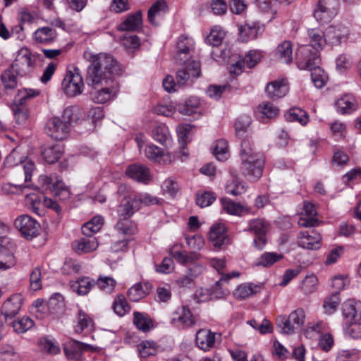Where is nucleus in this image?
<instances>
[{
    "label": "nucleus",
    "mask_w": 361,
    "mask_h": 361,
    "mask_svg": "<svg viewBox=\"0 0 361 361\" xmlns=\"http://www.w3.org/2000/svg\"><path fill=\"white\" fill-rule=\"evenodd\" d=\"M90 64L87 67L85 82L93 88L102 87L96 91L92 99L94 102L104 104L111 99L113 90L109 83L112 82L111 75L117 73V61L109 54H92L88 59Z\"/></svg>",
    "instance_id": "obj_1"
},
{
    "label": "nucleus",
    "mask_w": 361,
    "mask_h": 361,
    "mask_svg": "<svg viewBox=\"0 0 361 361\" xmlns=\"http://www.w3.org/2000/svg\"><path fill=\"white\" fill-rule=\"evenodd\" d=\"M240 157L241 159L240 171L250 179L256 180L263 172L264 159L263 156L255 152L249 139H243L240 144Z\"/></svg>",
    "instance_id": "obj_2"
},
{
    "label": "nucleus",
    "mask_w": 361,
    "mask_h": 361,
    "mask_svg": "<svg viewBox=\"0 0 361 361\" xmlns=\"http://www.w3.org/2000/svg\"><path fill=\"white\" fill-rule=\"evenodd\" d=\"M320 59L317 53L312 54L308 59H297V65L300 70H310L311 71V78L314 86L317 88L323 87L327 80L328 75L318 65Z\"/></svg>",
    "instance_id": "obj_3"
},
{
    "label": "nucleus",
    "mask_w": 361,
    "mask_h": 361,
    "mask_svg": "<svg viewBox=\"0 0 361 361\" xmlns=\"http://www.w3.org/2000/svg\"><path fill=\"white\" fill-rule=\"evenodd\" d=\"M308 36L310 38V44L300 47L297 52V59H299V58L308 59L314 53L319 55L318 52L322 50L326 44V35L319 29L309 30Z\"/></svg>",
    "instance_id": "obj_4"
},
{
    "label": "nucleus",
    "mask_w": 361,
    "mask_h": 361,
    "mask_svg": "<svg viewBox=\"0 0 361 361\" xmlns=\"http://www.w3.org/2000/svg\"><path fill=\"white\" fill-rule=\"evenodd\" d=\"M63 92L68 97H75L80 94L84 88L83 78L78 68L73 71H68L61 83Z\"/></svg>",
    "instance_id": "obj_5"
},
{
    "label": "nucleus",
    "mask_w": 361,
    "mask_h": 361,
    "mask_svg": "<svg viewBox=\"0 0 361 361\" xmlns=\"http://www.w3.org/2000/svg\"><path fill=\"white\" fill-rule=\"evenodd\" d=\"M338 0H319L314 12L315 19L320 23H326L337 14Z\"/></svg>",
    "instance_id": "obj_6"
},
{
    "label": "nucleus",
    "mask_w": 361,
    "mask_h": 361,
    "mask_svg": "<svg viewBox=\"0 0 361 361\" xmlns=\"http://www.w3.org/2000/svg\"><path fill=\"white\" fill-rule=\"evenodd\" d=\"M45 132L53 139L61 140L68 136L70 127L61 118L53 117L47 123Z\"/></svg>",
    "instance_id": "obj_7"
},
{
    "label": "nucleus",
    "mask_w": 361,
    "mask_h": 361,
    "mask_svg": "<svg viewBox=\"0 0 361 361\" xmlns=\"http://www.w3.org/2000/svg\"><path fill=\"white\" fill-rule=\"evenodd\" d=\"M19 164L22 166L25 173V181L31 180L32 172L35 169V163L30 159L25 157L23 159L18 152L13 149L6 158L5 165L8 167L17 166Z\"/></svg>",
    "instance_id": "obj_8"
},
{
    "label": "nucleus",
    "mask_w": 361,
    "mask_h": 361,
    "mask_svg": "<svg viewBox=\"0 0 361 361\" xmlns=\"http://www.w3.org/2000/svg\"><path fill=\"white\" fill-rule=\"evenodd\" d=\"M268 230V224L262 219H252L249 222V227L246 230L254 233L256 237L253 240L254 246L258 250H262L266 244V233Z\"/></svg>",
    "instance_id": "obj_9"
},
{
    "label": "nucleus",
    "mask_w": 361,
    "mask_h": 361,
    "mask_svg": "<svg viewBox=\"0 0 361 361\" xmlns=\"http://www.w3.org/2000/svg\"><path fill=\"white\" fill-rule=\"evenodd\" d=\"M15 226L26 238L36 236L40 228L39 224L27 214L18 216L15 220Z\"/></svg>",
    "instance_id": "obj_10"
},
{
    "label": "nucleus",
    "mask_w": 361,
    "mask_h": 361,
    "mask_svg": "<svg viewBox=\"0 0 361 361\" xmlns=\"http://www.w3.org/2000/svg\"><path fill=\"white\" fill-rule=\"evenodd\" d=\"M341 313L344 324L361 321V302L348 300L341 305Z\"/></svg>",
    "instance_id": "obj_11"
},
{
    "label": "nucleus",
    "mask_w": 361,
    "mask_h": 361,
    "mask_svg": "<svg viewBox=\"0 0 361 361\" xmlns=\"http://www.w3.org/2000/svg\"><path fill=\"white\" fill-rule=\"evenodd\" d=\"M262 54L259 51L251 50L248 51L243 59H240L230 67V73L238 75L243 71V68H253L261 59Z\"/></svg>",
    "instance_id": "obj_12"
},
{
    "label": "nucleus",
    "mask_w": 361,
    "mask_h": 361,
    "mask_svg": "<svg viewBox=\"0 0 361 361\" xmlns=\"http://www.w3.org/2000/svg\"><path fill=\"white\" fill-rule=\"evenodd\" d=\"M226 226L221 223L215 224L210 228L209 239L216 249H223L230 243V239L226 234Z\"/></svg>",
    "instance_id": "obj_13"
},
{
    "label": "nucleus",
    "mask_w": 361,
    "mask_h": 361,
    "mask_svg": "<svg viewBox=\"0 0 361 361\" xmlns=\"http://www.w3.org/2000/svg\"><path fill=\"white\" fill-rule=\"evenodd\" d=\"M39 183L44 190H49L55 197H59L61 200H66L69 197V191L63 187V183L58 181L56 183L53 182L51 177L42 175L39 176Z\"/></svg>",
    "instance_id": "obj_14"
},
{
    "label": "nucleus",
    "mask_w": 361,
    "mask_h": 361,
    "mask_svg": "<svg viewBox=\"0 0 361 361\" xmlns=\"http://www.w3.org/2000/svg\"><path fill=\"white\" fill-rule=\"evenodd\" d=\"M195 319L190 310L185 306H183L180 310L176 311L173 314L171 324L179 329H185L195 324Z\"/></svg>",
    "instance_id": "obj_15"
},
{
    "label": "nucleus",
    "mask_w": 361,
    "mask_h": 361,
    "mask_svg": "<svg viewBox=\"0 0 361 361\" xmlns=\"http://www.w3.org/2000/svg\"><path fill=\"white\" fill-rule=\"evenodd\" d=\"M92 349V346L76 340H69L63 345L66 357L70 360L79 361L81 360L82 352Z\"/></svg>",
    "instance_id": "obj_16"
},
{
    "label": "nucleus",
    "mask_w": 361,
    "mask_h": 361,
    "mask_svg": "<svg viewBox=\"0 0 361 361\" xmlns=\"http://www.w3.org/2000/svg\"><path fill=\"white\" fill-rule=\"evenodd\" d=\"M322 237L314 230L301 231L298 236V245L307 250H317L321 246Z\"/></svg>",
    "instance_id": "obj_17"
},
{
    "label": "nucleus",
    "mask_w": 361,
    "mask_h": 361,
    "mask_svg": "<svg viewBox=\"0 0 361 361\" xmlns=\"http://www.w3.org/2000/svg\"><path fill=\"white\" fill-rule=\"evenodd\" d=\"M301 214L298 222L301 227H314L319 225V220L316 218L317 212L313 204L305 202Z\"/></svg>",
    "instance_id": "obj_18"
},
{
    "label": "nucleus",
    "mask_w": 361,
    "mask_h": 361,
    "mask_svg": "<svg viewBox=\"0 0 361 361\" xmlns=\"http://www.w3.org/2000/svg\"><path fill=\"white\" fill-rule=\"evenodd\" d=\"M126 174L133 180L144 184H147L152 178L149 169L139 164L130 165L126 171Z\"/></svg>",
    "instance_id": "obj_19"
},
{
    "label": "nucleus",
    "mask_w": 361,
    "mask_h": 361,
    "mask_svg": "<svg viewBox=\"0 0 361 361\" xmlns=\"http://www.w3.org/2000/svg\"><path fill=\"white\" fill-rule=\"evenodd\" d=\"M209 264L221 276L216 282L215 289L220 287L222 283H228L233 277H238L240 276V273L237 271H233L230 274H224V271L226 265L224 258H211L209 259Z\"/></svg>",
    "instance_id": "obj_20"
},
{
    "label": "nucleus",
    "mask_w": 361,
    "mask_h": 361,
    "mask_svg": "<svg viewBox=\"0 0 361 361\" xmlns=\"http://www.w3.org/2000/svg\"><path fill=\"white\" fill-rule=\"evenodd\" d=\"M84 236L72 243L73 250L78 254L92 252L98 247L97 238L92 235H83Z\"/></svg>",
    "instance_id": "obj_21"
},
{
    "label": "nucleus",
    "mask_w": 361,
    "mask_h": 361,
    "mask_svg": "<svg viewBox=\"0 0 361 361\" xmlns=\"http://www.w3.org/2000/svg\"><path fill=\"white\" fill-rule=\"evenodd\" d=\"M349 35L348 28L345 26L331 25L329 26L326 32V42L333 45H337L345 41Z\"/></svg>",
    "instance_id": "obj_22"
},
{
    "label": "nucleus",
    "mask_w": 361,
    "mask_h": 361,
    "mask_svg": "<svg viewBox=\"0 0 361 361\" xmlns=\"http://www.w3.org/2000/svg\"><path fill=\"white\" fill-rule=\"evenodd\" d=\"M179 112L183 115L192 116L195 118H199L202 114V108L199 98L192 97L185 103L178 106Z\"/></svg>",
    "instance_id": "obj_23"
},
{
    "label": "nucleus",
    "mask_w": 361,
    "mask_h": 361,
    "mask_svg": "<svg viewBox=\"0 0 361 361\" xmlns=\"http://www.w3.org/2000/svg\"><path fill=\"white\" fill-rule=\"evenodd\" d=\"M194 49V43L192 39L180 36L177 42L176 60L180 63H185Z\"/></svg>",
    "instance_id": "obj_24"
},
{
    "label": "nucleus",
    "mask_w": 361,
    "mask_h": 361,
    "mask_svg": "<svg viewBox=\"0 0 361 361\" xmlns=\"http://www.w3.org/2000/svg\"><path fill=\"white\" fill-rule=\"evenodd\" d=\"M22 305V297L16 294L7 299L1 307V313L8 319L14 317L20 310Z\"/></svg>",
    "instance_id": "obj_25"
},
{
    "label": "nucleus",
    "mask_w": 361,
    "mask_h": 361,
    "mask_svg": "<svg viewBox=\"0 0 361 361\" xmlns=\"http://www.w3.org/2000/svg\"><path fill=\"white\" fill-rule=\"evenodd\" d=\"M19 76H25L33 70V63L30 54L19 55L11 65Z\"/></svg>",
    "instance_id": "obj_26"
},
{
    "label": "nucleus",
    "mask_w": 361,
    "mask_h": 361,
    "mask_svg": "<svg viewBox=\"0 0 361 361\" xmlns=\"http://www.w3.org/2000/svg\"><path fill=\"white\" fill-rule=\"evenodd\" d=\"M57 37L56 31L49 27H42L38 28L33 33L32 39L37 44H50Z\"/></svg>",
    "instance_id": "obj_27"
},
{
    "label": "nucleus",
    "mask_w": 361,
    "mask_h": 361,
    "mask_svg": "<svg viewBox=\"0 0 361 361\" xmlns=\"http://www.w3.org/2000/svg\"><path fill=\"white\" fill-rule=\"evenodd\" d=\"M265 91L270 99H278L288 93V87L285 80H275L268 83Z\"/></svg>",
    "instance_id": "obj_28"
},
{
    "label": "nucleus",
    "mask_w": 361,
    "mask_h": 361,
    "mask_svg": "<svg viewBox=\"0 0 361 361\" xmlns=\"http://www.w3.org/2000/svg\"><path fill=\"white\" fill-rule=\"evenodd\" d=\"M197 346L204 350H209L215 343V334L207 329H200L196 334Z\"/></svg>",
    "instance_id": "obj_29"
},
{
    "label": "nucleus",
    "mask_w": 361,
    "mask_h": 361,
    "mask_svg": "<svg viewBox=\"0 0 361 361\" xmlns=\"http://www.w3.org/2000/svg\"><path fill=\"white\" fill-rule=\"evenodd\" d=\"M140 209L136 195L129 196L118 207L119 217H131Z\"/></svg>",
    "instance_id": "obj_30"
},
{
    "label": "nucleus",
    "mask_w": 361,
    "mask_h": 361,
    "mask_svg": "<svg viewBox=\"0 0 361 361\" xmlns=\"http://www.w3.org/2000/svg\"><path fill=\"white\" fill-rule=\"evenodd\" d=\"M142 19L141 11L129 15L118 26L120 31H136L142 26Z\"/></svg>",
    "instance_id": "obj_31"
},
{
    "label": "nucleus",
    "mask_w": 361,
    "mask_h": 361,
    "mask_svg": "<svg viewBox=\"0 0 361 361\" xmlns=\"http://www.w3.org/2000/svg\"><path fill=\"white\" fill-rule=\"evenodd\" d=\"M151 288L152 286L148 283H135L128 290V297L131 301L137 302L147 296L150 292Z\"/></svg>",
    "instance_id": "obj_32"
},
{
    "label": "nucleus",
    "mask_w": 361,
    "mask_h": 361,
    "mask_svg": "<svg viewBox=\"0 0 361 361\" xmlns=\"http://www.w3.org/2000/svg\"><path fill=\"white\" fill-rule=\"evenodd\" d=\"M259 28V23L256 22L245 23L240 25L238 31L241 39L244 42H247L256 39Z\"/></svg>",
    "instance_id": "obj_33"
},
{
    "label": "nucleus",
    "mask_w": 361,
    "mask_h": 361,
    "mask_svg": "<svg viewBox=\"0 0 361 361\" xmlns=\"http://www.w3.org/2000/svg\"><path fill=\"white\" fill-rule=\"evenodd\" d=\"M276 56L281 62L290 64L293 61V47L290 41H284L278 45Z\"/></svg>",
    "instance_id": "obj_34"
},
{
    "label": "nucleus",
    "mask_w": 361,
    "mask_h": 361,
    "mask_svg": "<svg viewBox=\"0 0 361 361\" xmlns=\"http://www.w3.org/2000/svg\"><path fill=\"white\" fill-rule=\"evenodd\" d=\"M286 121L298 122L305 126L309 122V116L305 111L298 107H293L285 114Z\"/></svg>",
    "instance_id": "obj_35"
},
{
    "label": "nucleus",
    "mask_w": 361,
    "mask_h": 361,
    "mask_svg": "<svg viewBox=\"0 0 361 361\" xmlns=\"http://www.w3.org/2000/svg\"><path fill=\"white\" fill-rule=\"evenodd\" d=\"M335 105L338 112L342 114H350L355 109L356 102L353 95L347 94L339 99Z\"/></svg>",
    "instance_id": "obj_36"
},
{
    "label": "nucleus",
    "mask_w": 361,
    "mask_h": 361,
    "mask_svg": "<svg viewBox=\"0 0 361 361\" xmlns=\"http://www.w3.org/2000/svg\"><path fill=\"white\" fill-rule=\"evenodd\" d=\"M63 153V147L59 144H56L50 147H46L42 152V154L44 159L48 164H54L56 162L61 158Z\"/></svg>",
    "instance_id": "obj_37"
},
{
    "label": "nucleus",
    "mask_w": 361,
    "mask_h": 361,
    "mask_svg": "<svg viewBox=\"0 0 361 361\" xmlns=\"http://www.w3.org/2000/svg\"><path fill=\"white\" fill-rule=\"evenodd\" d=\"M16 262L10 248L1 245L0 252V270H6L15 266Z\"/></svg>",
    "instance_id": "obj_38"
},
{
    "label": "nucleus",
    "mask_w": 361,
    "mask_h": 361,
    "mask_svg": "<svg viewBox=\"0 0 361 361\" xmlns=\"http://www.w3.org/2000/svg\"><path fill=\"white\" fill-rule=\"evenodd\" d=\"M40 91L37 89L23 88L18 91L14 99V103L25 106V104L30 99L37 97Z\"/></svg>",
    "instance_id": "obj_39"
},
{
    "label": "nucleus",
    "mask_w": 361,
    "mask_h": 361,
    "mask_svg": "<svg viewBox=\"0 0 361 361\" xmlns=\"http://www.w3.org/2000/svg\"><path fill=\"white\" fill-rule=\"evenodd\" d=\"M104 224V219L101 216H95L90 221L83 224L82 233L83 235H92L99 231Z\"/></svg>",
    "instance_id": "obj_40"
},
{
    "label": "nucleus",
    "mask_w": 361,
    "mask_h": 361,
    "mask_svg": "<svg viewBox=\"0 0 361 361\" xmlns=\"http://www.w3.org/2000/svg\"><path fill=\"white\" fill-rule=\"evenodd\" d=\"M130 217H120L115 228L119 233L124 235H133L137 230L136 224L133 222Z\"/></svg>",
    "instance_id": "obj_41"
},
{
    "label": "nucleus",
    "mask_w": 361,
    "mask_h": 361,
    "mask_svg": "<svg viewBox=\"0 0 361 361\" xmlns=\"http://www.w3.org/2000/svg\"><path fill=\"white\" fill-rule=\"evenodd\" d=\"M133 315V323L139 330L147 332L151 329L153 322L147 314L135 312Z\"/></svg>",
    "instance_id": "obj_42"
},
{
    "label": "nucleus",
    "mask_w": 361,
    "mask_h": 361,
    "mask_svg": "<svg viewBox=\"0 0 361 361\" xmlns=\"http://www.w3.org/2000/svg\"><path fill=\"white\" fill-rule=\"evenodd\" d=\"M78 323L75 326V331L78 334L82 333L83 331H90L93 326V321L91 317L85 312L80 310L78 312Z\"/></svg>",
    "instance_id": "obj_43"
},
{
    "label": "nucleus",
    "mask_w": 361,
    "mask_h": 361,
    "mask_svg": "<svg viewBox=\"0 0 361 361\" xmlns=\"http://www.w3.org/2000/svg\"><path fill=\"white\" fill-rule=\"evenodd\" d=\"M18 74L10 66L1 75V82L6 89L13 90L18 83Z\"/></svg>",
    "instance_id": "obj_44"
},
{
    "label": "nucleus",
    "mask_w": 361,
    "mask_h": 361,
    "mask_svg": "<svg viewBox=\"0 0 361 361\" xmlns=\"http://www.w3.org/2000/svg\"><path fill=\"white\" fill-rule=\"evenodd\" d=\"M37 308L47 306L53 312L63 307V296L59 293L54 294L47 303L43 301L36 300L35 302Z\"/></svg>",
    "instance_id": "obj_45"
},
{
    "label": "nucleus",
    "mask_w": 361,
    "mask_h": 361,
    "mask_svg": "<svg viewBox=\"0 0 361 361\" xmlns=\"http://www.w3.org/2000/svg\"><path fill=\"white\" fill-rule=\"evenodd\" d=\"M92 286V282L89 277H82L78 279L71 285L73 291L80 295H85L90 292Z\"/></svg>",
    "instance_id": "obj_46"
},
{
    "label": "nucleus",
    "mask_w": 361,
    "mask_h": 361,
    "mask_svg": "<svg viewBox=\"0 0 361 361\" xmlns=\"http://www.w3.org/2000/svg\"><path fill=\"white\" fill-rule=\"evenodd\" d=\"M283 258V255L276 252H266L255 262L256 266L269 267Z\"/></svg>",
    "instance_id": "obj_47"
},
{
    "label": "nucleus",
    "mask_w": 361,
    "mask_h": 361,
    "mask_svg": "<svg viewBox=\"0 0 361 361\" xmlns=\"http://www.w3.org/2000/svg\"><path fill=\"white\" fill-rule=\"evenodd\" d=\"M259 287L252 284H241L234 291V295L240 300L245 299L258 292Z\"/></svg>",
    "instance_id": "obj_48"
},
{
    "label": "nucleus",
    "mask_w": 361,
    "mask_h": 361,
    "mask_svg": "<svg viewBox=\"0 0 361 361\" xmlns=\"http://www.w3.org/2000/svg\"><path fill=\"white\" fill-rule=\"evenodd\" d=\"M80 118V109L75 106L66 108L62 114V120L69 126L73 123H77Z\"/></svg>",
    "instance_id": "obj_49"
},
{
    "label": "nucleus",
    "mask_w": 361,
    "mask_h": 361,
    "mask_svg": "<svg viewBox=\"0 0 361 361\" xmlns=\"http://www.w3.org/2000/svg\"><path fill=\"white\" fill-rule=\"evenodd\" d=\"M221 202L223 209L229 214L240 216L245 210L240 203L235 202L228 198H222Z\"/></svg>",
    "instance_id": "obj_50"
},
{
    "label": "nucleus",
    "mask_w": 361,
    "mask_h": 361,
    "mask_svg": "<svg viewBox=\"0 0 361 361\" xmlns=\"http://www.w3.org/2000/svg\"><path fill=\"white\" fill-rule=\"evenodd\" d=\"M341 299L338 293H333L331 295L325 298L323 303L324 312L328 314H332L336 312Z\"/></svg>",
    "instance_id": "obj_51"
},
{
    "label": "nucleus",
    "mask_w": 361,
    "mask_h": 361,
    "mask_svg": "<svg viewBox=\"0 0 361 361\" xmlns=\"http://www.w3.org/2000/svg\"><path fill=\"white\" fill-rule=\"evenodd\" d=\"M152 137L154 140L161 145H166L170 141V134L165 126H157L152 130Z\"/></svg>",
    "instance_id": "obj_52"
},
{
    "label": "nucleus",
    "mask_w": 361,
    "mask_h": 361,
    "mask_svg": "<svg viewBox=\"0 0 361 361\" xmlns=\"http://www.w3.org/2000/svg\"><path fill=\"white\" fill-rule=\"evenodd\" d=\"M38 345L41 351L49 355H56L60 352L59 347L53 341L47 337L39 338Z\"/></svg>",
    "instance_id": "obj_53"
},
{
    "label": "nucleus",
    "mask_w": 361,
    "mask_h": 361,
    "mask_svg": "<svg viewBox=\"0 0 361 361\" xmlns=\"http://www.w3.org/2000/svg\"><path fill=\"white\" fill-rule=\"evenodd\" d=\"M225 34L220 28L215 27L211 30L210 33L205 38L207 44L213 47H218L221 44Z\"/></svg>",
    "instance_id": "obj_54"
},
{
    "label": "nucleus",
    "mask_w": 361,
    "mask_h": 361,
    "mask_svg": "<svg viewBox=\"0 0 361 361\" xmlns=\"http://www.w3.org/2000/svg\"><path fill=\"white\" fill-rule=\"evenodd\" d=\"M325 324L322 322L317 323H310L304 330V334L307 338L315 339L320 336L324 330Z\"/></svg>",
    "instance_id": "obj_55"
},
{
    "label": "nucleus",
    "mask_w": 361,
    "mask_h": 361,
    "mask_svg": "<svg viewBox=\"0 0 361 361\" xmlns=\"http://www.w3.org/2000/svg\"><path fill=\"white\" fill-rule=\"evenodd\" d=\"M113 308L116 314L123 316L130 310V306L123 295H118L115 298Z\"/></svg>",
    "instance_id": "obj_56"
},
{
    "label": "nucleus",
    "mask_w": 361,
    "mask_h": 361,
    "mask_svg": "<svg viewBox=\"0 0 361 361\" xmlns=\"http://www.w3.org/2000/svg\"><path fill=\"white\" fill-rule=\"evenodd\" d=\"M13 330L18 334H22L30 329L33 325V321L28 317H23L20 319L11 323Z\"/></svg>",
    "instance_id": "obj_57"
},
{
    "label": "nucleus",
    "mask_w": 361,
    "mask_h": 361,
    "mask_svg": "<svg viewBox=\"0 0 361 361\" xmlns=\"http://www.w3.org/2000/svg\"><path fill=\"white\" fill-rule=\"evenodd\" d=\"M213 154L219 161H225L228 157V144L224 140H218Z\"/></svg>",
    "instance_id": "obj_58"
},
{
    "label": "nucleus",
    "mask_w": 361,
    "mask_h": 361,
    "mask_svg": "<svg viewBox=\"0 0 361 361\" xmlns=\"http://www.w3.org/2000/svg\"><path fill=\"white\" fill-rule=\"evenodd\" d=\"M226 190L227 193L237 196L244 193L245 192V188L243 183L235 178V175H233V179L228 182L226 186Z\"/></svg>",
    "instance_id": "obj_59"
},
{
    "label": "nucleus",
    "mask_w": 361,
    "mask_h": 361,
    "mask_svg": "<svg viewBox=\"0 0 361 361\" xmlns=\"http://www.w3.org/2000/svg\"><path fill=\"white\" fill-rule=\"evenodd\" d=\"M167 8L166 3L164 0H159L156 1L148 11V20L153 24L156 25L155 16L158 15L161 11H165Z\"/></svg>",
    "instance_id": "obj_60"
},
{
    "label": "nucleus",
    "mask_w": 361,
    "mask_h": 361,
    "mask_svg": "<svg viewBox=\"0 0 361 361\" xmlns=\"http://www.w3.org/2000/svg\"><path fill=\"white\" fill-rule=\"evenodd\" d=\"M276 325L281 333L286 334H293L297 329L290 319L286 316H279L276 319Z\"/></svg>",
    "instance_id": "obj_61"
},
{
    "label": "nucleus",
    "mask_w": 361,
    "mask_h": 361,
    "mask_svg": "<svg viewBox=\"0 0 361 361\" xmlns=\"http://www.w3.org/2000/svg\"><path fill=\"white\" fill-rule=\"evenodd\" d=\"M94 284L96 285L99 289L106 293H110L114 289L116 282L111 277L100 276L97 281L94 283Z\"/></svg>",
    "instance_id": "obj_62"
},
{
    "label": "nucleus",
    "mask_w": 361,
    "mask_h": 361,
    "mask_svg": "<svg viewBox=\"0 0 361 361\" xmlns=\"http://www.w3.org/2000/svg\"><path fill=\"white\" fill-rule=\"evenodd\" d=\"M196 204L200 207L210 206L216 200V196L212 192L205 191L196 195Z\"/></svg>",
    "instance_id": "obj_63"
},
{
    "label": "nucleus",
    "mask_w": 361,
    "mask_h": 361,
    "mask_svg": "<svg viewBox=\"0 0 361 361\" xmlns=\"http://www.w3.org/2000/svg\"><path fill=\"white\" fill-rule=\"evenodd\" d=\"M15 119L18 124H23L28 118V111L25 106L18 105L13 102L11 106Z\"/></svg>",
    "instance_id": "obj_64"
}]
</instances>
